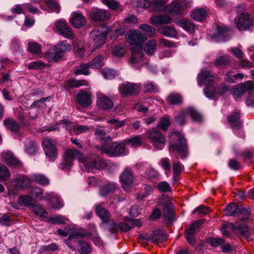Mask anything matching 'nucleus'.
<instances>
[{
  "label": "nucleus",
  "instance_id": "obj_9",
  "mask_svg": "<svg viewBox=\"0 0 254 254\" xmlns=\"http://www.w3.org/2000/svg\"><path fill=\"white\" fill-rule=\"evenodd\" d=\"M119 90L124 97L136 95L140 90V84L128 82L122 83L119 87Z\"/></svg>",
  "mask_w": 254,
  "mask_h": 254
},
{
  "label": "nucleus",
  "instance_id": "obj_34",
  "mask_svg": "<svg viewBox=\"0 0 254 254\" xmlns=\"http://www.w3.org/2000/svg\"><path fill=\"white\" fill-rule=\"evenodd\" d=\"M186 111L188 116H190L194 122H201L202 119L201 115L194 108L191 107H189L186 109Z\"/></svg>",
  "mask_w": 254,
  "mask_h": 254
},
{
  "label": "nucleus",
  "instance_id": "obj_40",
  "mask_svg": "<svg viewBox=\"0 0 254 254\" xmlns=\"http://www.w3.org/2000/svg\"><path fill=\"white\" fill-rule=\"evenodd\" d=\"M167 101L170 105L179 104L182 102L183 98L180 94L173 93L168 96Z\"/></svg>",
  "mask_w": 254,
  "mask_h": 254
},
{
  "label": "nucleus",
  "instance_id": "obj_48",
  "mask_svg": "<svg viewBox=\"0 0 254 254\" xmlns=\"http://www.w3.org/2000/svg\"><path fill=\"white\" fill-rule=\"evenodd\" d=\"M115 188L113 184H108L102 186L99 189V193L101 196H106L109 194Z\"/></svg>",
  "mask_w": 254,
  "mask_h": 254
},
{
  "label": "nucleus",
  "instance_id": "obj_33",
  "mask_svg": "<svg viewBox=\"0 0 254 254\" xmlns=\"http://www.w3.org/2000/svg\"><path fill=\"white\" fill-rule=\"evenodd\" d=\"M177 24L190 33H192L194 30V25L190 20L183 19L178 21Z\"/></svg>",
  "mask_w": 254,
  "mask_h": 254
},
{
  "label": "nucleus",
  "instance_id": "obj_7",
  "mask_svg": "<svg viewBox=\"0 0 254 254\" xmlns=\"http://www.w3.org/2000/svg\"><path fill=\"white\" fill-rule=\"evenodd\" d=\"M71 46L66 41H60L54 47V53L50 54V61L58 62L62 60L65 53L71 50Z\"/></svg>",
  "mask_w": 254,
  "mask_h": 254
},
{
  "label": "nucleus",
  "instance_id": "obj_50",
  "mask_svg": "<svg viewBox=\"0 0 254 254\" xmlns=\"http://www.w3.org/2000/svg\"><path fill=\"white\" fill-rule=\"evenodd\" d=\"M10 174L7 167L0 165V180L5 181L10 178Z\"/></svg>",
  "mask_w": 254,
  "mask_h": 254
},
{
  "label": "nucleus",
  "instance_id": "obj_64",
  "mask_svg": "<svg viewBox=\"0 0 254 254\" xmlns=\"http://www.w3.org/2000/svg\"><path fill=\"white\" fill-rule=\"evenodd\" d=\"M245 93V91L242 85L239 84L237 85L236 88L234 89L233 91V96L235 98H238L242 96Z\"/></svg>",
  "mask_w": 254,
  "mask_h": 254
},
{
  "label": "nucleus",
  "instance_id": "obj_32",
  "mask_svg": "<svg viewBox=\"0 0 254 254\" xmlns=\"http://www.w3.org/2000/svg\"><path fill=\"white\" fill-rule=\"evenodd\" d=\"M182 9V5L177 0L173 1L167 8V10L173 15L180 13Z\"/></svg>",
  "mask_w": 254,
  "mask_h": 254
},
{
  "label": "nucleus",
  "instance_id": "obj_15",
  "mask_svg": "<svg viewBox=\"0 0 254 254\" xmlns=\"http://www.w3.org/2000/svg\"><path fill=\"white\" fill-rule=\"evenodd\" d=\"M91 94L89 92L80 91L76 95L77 102L81 106L87 107L91 104Z\"/></svg>",
  "mask_w": 254,
  "mask_h": 254
},
{
  "label": "nucleus",
  "instance_id": "obj_57",
  "mask_svg": "<svg viewBox=\"0 0 254 254\" xmlns=\"http://www.w3.org/2000/svg\"><path fill=\"white\" fill-rule=\"evenodd\" d=\"M46 67V64L40 61H34L29 64L28 67L31 69H42Z\"/></svg>",
  "mask_w": 254,
  "mask_h": 254
},
{
  "label": "nucleus",
  "instance_id": "obj_60",
  "mask_svg": "<svg viewBox=\"0 0 254 254\" xmlns=\"http://www.w3.org/2000/svg\"><path fill=\"white\" fill-rule=\"evenodd\" d=\"M50 222L54 224L60 225L65 223V219L62 215H56L49 217V222Z\"/></svg>",
  "mask_w": 254,
  "mask_h": 254
},
{
  "label": "nucleus",
  "instance_id": "obj_38",
  "mask_svg": "<svg viewBox=\"0 0 254 254\" xmlns=\"http://www.w3.org/2000/svg\"><path fill=\"white\" fill-rule=\"evenodd\" d=\"M157 48V43L155 40H151L147 42L144 47L145 52L148 55H152Z\"/></svg>",
  "mask_w": 254,
  "mask_h": 254
},
{
  "label": "nucleus",
  "instance_id": "obj_42",
  "mask_svg": "<svg viewBox=\"0 0 254 254\" xmlns=\"http://www.w3.org/2000/svg\"><path fill=\"white\" fill-rule=\"evenodd\" d=\"M103 59L104 57L99 55L95 57L88 63L91 67L93 68H99L103 65Z\"/></svg>",
  "mask_w": 254,
  "mask_h": 254
},
{
  "label": "nucleus",
  "instance_id": "obj_28",
  "mask_svg": "<svg viewBox=\"0 0 254 254\" xmlns=\"http://www.w3.org/2000/svg\"><path fill=\"white\" fill-rule=\"evenodd\" d=\"M207 11L202 8L194 9L190 15L191 17L196 21H202L206 17Z\"/></svg>",
  "mask_w": 254,
  "mask_h": 254
},
{
  "label": "nucleus",
  "instance_id": "obj_36",
  "mask_svg": "<svg viewBox=\"0 0 254 254\" xmlns=\"http://www.w3.org/2000/svg\"><path fill=\"white\" fill-rule=\"evenodd\" d=\"M90 67L89 63L80 64L78 66L75 67L74 74L76 75L83 74L85 75H89L90 72L89 68Z\"/></svg>",
  "mask_w": 254,
  "mask_h": 254
},
{
  "label": "nucleus",
  "instance_id": "obj_47",
  "mask_svg": "<svg viewBox=\"0 0 254 254\" xmlns=\"http://www.w3.org/2000/svg\"><path fill=\"white\" fill-rule=\"evenodd\" d=\"M142 142V138L139 135H136L135 136L126 139L124 141L125 143H129L131 146L134 147H137L140 146Z\"/></svg>",
  "mask_w": 254,
  "mask_h": 254
},
{
  "label": "nucleus",
  "instance_id": "obj_59",
  "mask_svg": "<svg viewBox=\"0 0 254 254\" xmlns=\"http://www.w3.org/2000/svg\"><path fill=\"white\" fill-rule=\"evenodd\" d=\"M204 94L207 97L214 99L215 97V88L212 86L207 85L204 89Z\"/></svg>",
  "mask_w": 254,
  "mask_h": 254
},
{
  "label": "nucleus",
  "instance_id": "obj_19",
  "mask_svg": "<svg viewBox=\"0 0 254 254\" xmlns=\"http://www.w3.org/2000/svg\"><path fill=\"white\" fill-rule=\"evenodd\" d=\"M172 21V18L167 14L154 15L150 17L151 23L155 26L168 24Z\"/></svg>",
  "mask_w": 254,
  "mask_h": 254
},
{
  "label": "nucleus",
  "instance_id": "obj_58",
  "mask_svg": "<svg viewBox=\"0 0 254 254\" xmlns=\"http://www.w3.org/2000/svg\"><path fill=\"white\" fill-rule=\"evenodd\" d=\"M102 2L110 9L115 10L120 7V3L115 0H102Z\"/></svg>",
  "mask_w": 254,
  "mask_h": 254
},
{
  "label": "nucleus",
  "instance_id": "obj_16",
  "mask_svg": "<svg viewBox=\"0 0 254 254\" xmlns=\"http://www.w3.org/2000/svg\"><path fill=\"white\" fill-rule=\"evenodd\" d=\"M2 160L8 166L16 167L21 166V163L17 160L10 152H4L1 154Z\"/></svg>",
  "mask_w": 254,
  "mask_h": 254
},
{
  "label": "nucleus",
  "instance_id": "obj_1",
  "mask_svg": "<svg viewBox=\"0 0 254 254\" xmlns=\"http://www.w3.org/2000/svg\"><path fill=\"white\" fill-rule=\"evenodd\" d=\"M127 37L128 43L132 45L129 63L132 66L138 68L143 64L144 54L141 45L147 39V37L145 34H142L137 30H130L127 34Z\"/></svg>",
  "mask_w": 254,
  "mask_h": 254
},
{
  "label": "nucleus",
  "instance_id": "obj_11",
  "mask_svg": "<svg viewBox=\"0 0 254 254\" xmlns=\"http://www.w3.org/2000/svg\"><path fill=\"white\" fill-rule=\"evenodd\" d=\"M107 35L106 31H101L98 30L93 31L90 33V36L93 39L94 49L100 48L105 43Z\"/></svg>",
  "mask_w": 254,
  "mask_h": 254
},
{
  "label": "nucleus",
  "instance_id": "obj_26",
  "mask_svg": "<svg viewBox=\"0 0 254 254\" xmlns=\"http://www.w3.org/2000/svg\"><path fill=\"white\" fill-rule=\"evenodd\" d=\"M240 114L238 112H235L228 117V121L233 128L238 129L242 127V124L240 120Z\"/></svg>",
  "mask_w": 254,
  "mask_h": 254
},
{
  "label": "nucleus",
  "instance_id": "obj_27",
  "mask_svg": "<svg viewBox=\"0 0 254 254\" xmlns=\"http://www.w3.org/2000/svg\"><path fill=\"white\" fill-rule=\"evenodd\" d=\"M148 240L154 243H162L166 240V236L162 231L156 230L148 236Z\"/></svg>",
  "mask_w": 254,
  "mask_h": 254
},
{
  "label": "nucleus",
  "instance_id": "obj_31",
  "mask_svg": "<svg viewBox=\"0 0 254 254\" xmlns=\"http://www.w3.org/2000/svg\"><path fill=\"white\" fill-rule=\"evenodd\" d=\"M95 213L103 221H108L110 215L109 212L101 204L97 205Z\"/></svg>",
  "mask_w": 254,
  "mask_h": 254
},
{
  "label": "nucleus",
  "instance_id": "obj_43",
  "mask_svg": "<svg viewBox=\"0 0 254 254\" xmlns=\"http://www.w3.org/2000/svg\"><path fill=\"white\" fill-rule=\"evenodd\" d=\"M139 28L143 32L142 34H145L147 37L148 36L152 37L155 34V29L146 24L140 25Z\"/></svg>",
  "mask_w": 254,
  "mask_h": 254
},
{
  "label": "nucleus",
  "instance_id": "obj_5",
  "mask_svg": "<svg viewBox=\"0 0 254 254\" xmlns=\"http://www.w3.org/2000/svg\"><path fill=\"white\" fill-rule=\"evenodd\" d=\"M146 137L153 146L157 149H162L166 144V138L164 135L155 128L147 130L145 133Z\"/></svg>",
  "mask_w": 254,
  "mask_h": 254
},
{
  "label": "nucleus",
  "instance_id": "obj_13",
  "mask_svg": "<svg viewBox=\"0 0 254 254\" xmlns=\"http://www.w3.org/2000/svg\"><path fill=\"white\" fill-rule=\"evenodd\" d=\"M216 79V76L210 71H202L197 76V82L200 85H209L213 84Z\"/></svg>",
  "mask_w": 254,
  "mask_h": 254
},
{
  "label": "nucleus",
  "instance_id": "obj_4",
  "mask_svg": "<svg viewBox=\"0 0 254 254\" xmlns=\"http://www.w3.org/2000/svg\"><path fill=\"white\" fill-rule=\"evenodd\" d=\"M173 139L177 140L174 143H170L169 146L170 152H176L182 159H185L189 154V148L187 140L179 132L176 131L172 133Z\"/></svg>",
  "mask_w": 254,
  "mask_h": 254
},
{
  "label": "nucleus",
  "instance_id": "obj_17",
  "mask_svg": "<svg viewBox=\"0 0 254 254\" xmlns=\"http://www.w3.org/2000/svg\"><path fill=\"white\" fill-rule=\"evenodd\" d=\"M163 216L165 222L169 224L175 219L174 207L171 203H167L164 205L163 209Z\"/></svg>",
  "mask_w": 254,
  "mask_h": 254
},
{
  "label": "nucleus",
  "instance_id": "obj_2",
  "mask_svg": "<svg viewBox=\"0 0 254 254\" xmlns=\"http://www.w3.org/2000/svg\"><path fill=\"white\" fill-rule=\"evenodd\" d=\"M64 154L72 161L77 158L82 162L84 166L88 169H101L106 167V163L102 159L95 154H91L83 158L81 152L74 149H67Z\"/></svg>",
  "mask_w": 254,
  "mask_h": 254
},
{
  "label": "nucleus",
  "instance_id": "obj_8",
  "mask_svg": "<svg viewBox=\"0 0 254 254\" xmlns=\"http://www.w3.org/2000/svg\"><path fill=\"white\" fill-rule=\"evenodd\" d=\"M55 25L57 31L60 35L69 40H74L75 38L72 28L65 20H57L55 23Z\"/></svg>",
  "mask_w": 254,
  "mask_h": 254
},
{
  "label": "nucleus",
  "instance_id": "obj_37",
  "mask_svg": "<svg viewBox=\"0 0 254 254\" xmlns=\"http://www.w3.org/2000/svg\"><path fill=\"white\" fill-rule=\"evenodd\" d=\"M230 63V60L228 56L219 57L214 61L215 65L222 68L226 67Z\"/></svg>",
  "mask_w": 254,
  "mask_h": 254
},
{
  "label": "nucleus",
  "instance_id": "obj_41",
  "mask_svg": "<svg viewBox=\"0 0 254 254\" xmlns=\"http://www.w3.org/2000/svg\"><path fill=\"white\" fill-rule=\"evenodd\" d=\"M240 210L238 205L233 203L229 204L225 209V214L228 216H236Z\"/></svg>",
  "mask_w": 254,
  "mask_h": 254
},
{
  "label": "nucleus",
  "instance_id": "obj_49",
  "mask_svg": "<svg viewBox=\"0 0 254 254\" xmlns=\"http://www.w3.org/2000/svg\"><path fill=\"white\" fill-rule=\"evenodd\" d=\"M151 5L153 7L155 10L162 11L166 10L165 2L161 0H155L151 2Z\"/></svg>",
  "mask_w": 254,
  "mask_h": 254
},
{
  "label": "nucleus",
  "instance_id": "obj_55",
  "mask_svg": "<svg viewBox=\"0 0 254 254\" xmlns=\"http://www.w3.org/2000/svg\"><path fill=\"white\" fill-rule=\"evenodd\" d=\"M159 190L162 192H171L172 190L170 185L165 181L160 182L157 186Z\"/></svg>",
  "mask_w": 254,
  "mask_h": 254
},
{
  "label": "nucleus",
  "instance_id": "obj_63",
  "mask_svg": "<svg viewBox=\"0 0 254 254\" xmlns=\"http://www.w3.org/2000/svg\"><path fill=\"white\" fill-rule=\"evenodd\" d=\"M144 90L145 92H156L158 89L153 83L148 81L144 84Z\"/></svg>",
  "mask_w": 254,
  "mask_h": 254
},
{
  "label": "nucleus",
  "instance_id": "obj_29",
  "mask_svg": "<svg viewBox=\"0 0 254 254\" xmlns=\"http://www.w3.org/2000/svg\"><path fill=\"white\" fill-rule=\"evenodd\" d=\"M5 127L14 132H17L19 130V125L13 118H8L3 121Z\"/></svg>",
  "mask_w": 254,
  "mask_h": 254
},
{
  "label": "nucleus",
  "instance_id": "obj_20",
  "mask_svg": "<svg viewBox=\"0 0 254 254\" xmlns=\"http://www.w3.org/2000/svg\"><path fill=\"white\" fill-rule=\"evenodd\" d=\"M233 230L236 232L239 233L248 240L250 237V233L247 225L243 222H237L235 224H231Z\"/></svg>",
  "mask_w": 254,
  "mask_h": 254
},
{
  "label": "nucleus",
  "instance_id": "obj_3",
  "mask_svg": "<svg viewBox=\"0 0 254 254\" xmlns=\"http://www.w3.org/2000/svg\"><path fill=\"white\" fill-rule=\"evenodd\" d=\"M125 149L124 142H113L110 136L101 140V150L110 156H118L124 154Z\"/></svg>",
  "mask_w": 254,
  "mask_h": 254
},
{
  "label": "nucleus",
  "instance_id": "obj_45",
  "mask_svg": "<svg viewBox=\"0 0 254 254\" xmlns=\"http://www.w3.org/2000/svg\"><path fill=\"white\" fill-rule=\"evenodd\" d=\"M203 223V220L195 221L186 229L185 231V235H195L196 229L200 227Z\"/></svg>",
  "mask_w": 254,
  "mask_h": 254
},
{
  "label": "nucleus",
  "instance_id": "obj_44",
  "mask_svg": "<svg viewBox=\"0 0 254 254\" xmlns=\"http://www.w3.org/2000/svg\"><path fill=\"white\" fill-rule=\"evenodd\" d=\"M30 209L39 216L41 217H45L46 216L47 212L46 210L39 204L32 205L30 207Z\"/></svg>",
  "mask_w": 254,
  "mask_h": 254
},
{
  "label": "nucleus",
  "instance_id": "obj_39",
  "mask_svg": "<svg viewBox=\"0 0 254 254\" xmlns=\"http://www.w3.org/2000/svg\"><path fill=\"white\" fill-rule=\"evenodd\" d=\"M158 31L160 34L167 37H173L177 34L176 30L170 26L162 27L159 28Z\"/></svg>",
  "mask_w": 254,
  "mask_h": 254
},
{
  "label": "nucleus",
  "instance_id": "obj_25",
  "mask_svg": "<svg viewBox=\"0 0 254 254\" xmlns=\"http://www.w3.org/2000/svg\"><path fill=\"white\" fill-rule=\"evenodd\" d=\"M30 184V179L25 176H21L13 181V184L17 190L24 189Z\"/></svg>",
  "mask_w": 254,
  "mask_h": 254
},
{
  "label": "nucleus",
  "instance_id": "obj_10",
  "mask_svg": "<svg viewBox=\"0 0 254 254\" xmlns=\"http://www.w3.org/2000/svg\"><path fill=\"white\" fill-rule=\"evenodd\" d=\"M237 28L240 31L250 29L253 25V20L248 13L240 14L237 19H235Z\"/></svg>",
  "mask_w": 254,
  "mask_h": 254
},
{
  "label": "nucleus",
  "instance_id": "obj_22",
  "mask_svg": "<svg viewBox=\"0 0 254 254\" xmlns=\"http://www.w3.org/2000/svg\"><path fill=\"white\" fill-rule=\"evenodd\" d=\"M70 22L74 27L79 28L85 24L86 19L81 14L75 12L73 13Z\"/></svg>",
  "mask_w": 254,
  "mask_h": 254
},
{
  "label": "nucleus",
  "instance_id": "obj_62",
  "mask_svg": "<svg viewBox=\"0 0 254 254\" xmlns=\"http://www.w3.org/2000/svg\"><path fill=\"white\" fill-rule=\"evenodd\" d=\"M49 9H51L53 12L59 13L60 11L61 6L57 1L49 0ZM49 12H50L49 10Z\"/></svg>",
  "mask_w": 254,
  "mask_h": 254
},
{
  "label": "nucleus",
  "instance_id": "obj_54",
  "mask_svg": "<svg viewBox=\"0 0 254 254\" xmlns=\"http://www.w3.org/2000/svg\"><path fill=\"white\" fill-rule=\"evenodd\" d=\"M170 124L171 122L169 118L165 116L160 119L158 127L162 130H166Z\"/></svg>",
  "mask_w": 254,
  "mask_h": 254
},
{
  "label": "nucleus",
  "instance_id": "obj_18",
  "mask_svg": "<svg viewBox=\"0 0 254 254\" xmlns=\"http://www.w3.org/2000/svg\"><path fill=\"white\" fill-rule=\"evenodd\" d=\"M90 17L95 21H105L110 18V13L104 9L96 10L90 12Z\"/></svg>",
  "mask_w": 254,
  "mask_h": 254
},
{
  "label": "nucleus",
  "instance_id": "obj_46",
  "mask_svg": "<svg viewBox=\"0 0 254 254\" xmlns=\"http://www.w3.org/2000/svg\"><path fill=\"white\" fill-rule=\"evenodd\" d=\"M28 51L34 54H39L41 53V46L35 42H29L28 43Z\"/></svg>",
  "mask_w": 254,
  "mask_h": 254
},
{
  "label": "nucleus",
  "instance_id": "obj_12",
  "mask_svg": "<svg viewBox=\"0 0 254 254\" xmlns=\"http://www.w3.org/2000/svg\"><path fill=\"white\" fill-rule=\"evenodd\" d=\"M135 178L130 169L126 168L120 175V181L124 189L131 186L134 182Z\"/></svg>",
  "mask_w": 254,
  "mask_h": 254
},
{
  "label": "nucleus",
  "instance_id": "obj_21",
  "mask_svg": "<svg viewBox=\"0 0 254 254\" xmlns=\"http://www.w3.org/2000/svg\"><path fill=\"white\" fill-rule=\"evenodd\" d=\"M142 223L139 219H129L125 220L121 223V231L126 232L130 230L134 227L140 226Z\"/></svg>",
  "mask_w": 254,
  "mask_h": 254
},
{
  "label": "nucleus",
  "instance_id": "obj_30",
  "mask_svg": "<svg viewBox=\"0 0 254 254\" xmlns=\"http://www.w3.org/2000/svg\"><path fill=\"white\" fill-rule=\"evenodd\" d=\"M58 156V150L54 141L49 139V161H54Z\"/></svg>",
  "mask_w": 254,
  "mask_h": 254
},
{
  "label": "nucleus",
  "instance_id": "obj_61",
  "mask_svg": "<svg viewBox=\"0 0 254 254\" xmlns=\"http://www.w3.org/2000/svg\"><path fill=\"white\" fill-rule=\"evenodd\" d=\"M63 157V160L61 164V168L62 170L66 169L72 166L73 161L71 159L67 157L64 154Z\"/></svg>",
  "mask_w": 254,
  "mask_h": 254
},
{
  "label": "nucleus",
  "instance_id": "obj_35",
  "mask_svg": "<svg viewBox=\"0 0 254 254\" xmlns=\"http://www.w3.org/2000/svg\"><path fill=\"white\" fill-rule=\"evenodd\" d=\"M88 82L85 80H76L71 79L65 82L66 87L77 88L81 86L87 85Z\"/></svg>",
  "mask_w": 254,
  "mask_h": 254
},
{
  "label": "nucleus",
  "instance_id": "obj_14",
  "mask_svg": "<svg viewBox=\"0 0 254 254\" xmlns=\"http://www.w3.org/2000/svg\"><path fill=\"white\" fill-rule=\"evenodd\" d=\"M217 34L211 36V39L212 41L219 42L226 41L229 39V33L230 29L226 26H217Z\"/></svg>",
  "mask_w": 254,
  "mask_h": 254
},
{
  "label": "nucleus",
  "instance_id": "obj_51",
  "mask_svg": "<svg viewBox=\"0 0 254 254\" xmlns=\"http://www.w3.org/2000/svg\"><path fill=\"white\" fill-rule=\"evenodd\" d=\"M187 117H188V114L186 110H183L175 117V120L179 125L183 126L186 123V118Z\"/></svg>",
  "mask_w": 254,
  "mask_h": 254
},
{
  "label": "nucleus",
  "instance_id": "obj_56",
  "mask_svg": "<svg viewBox=\"0 0 254 254\" xmlns=\"http://www.w3.org/2000/svg\"><path fill=\"white\" fill-rule=\"evenodd\" d=\"M32 202V198L29 195H20L18 197V202L19 203L24 204L26 206H29L30 207L32 205L31 204Z\"/></svg>",
  "mask_w": 254,
  "mask_h": 254
},
{
  "label": "nucleus",
  "instance_id": "obj_23",
  "mask_svg": "<svg viewBox=\"0 0 254 254\" xmlns=\"http://www.w3.org/2000/svg\"><path fill=\"white\" fill-rule=\"evenodd\" d=\"M63 206V202L58 194L54 192L49 194V207L59 209Z\"/></svg>",
  "mask_w": 254,
  "mask_h": 254
},
{
  "label": "nucleus",
  "instance_id": "obj_6",
  "mask_svg": "<svg viewBox=\"0 0 254 254\" xmlns=\"http://www.w3.org/2000/svg\"><path fill=\"white\" fill-rule=\"evenodd\" d=\"M80 236V233L76 231L70 235L68 239L65 240V242L72 250H75V244L74 243L78 244L80 246L79 251L80 254H89L91 252L90 245L84 241H77L78 237Z\"/></svg>",
  "mask_w": 254,
  "mask_h": 254
},
{
  "label": "nucleus",
  "instance_id": "obj_24",
  "mask_svg": "<svg viewBox=\"0 0 254 254\" xmlns=\"http://www.w3.org/2000/svg\"><path fill=\"white\" fill-rule=\"evenodd\" d=\"M97 105L103 109L107 110L112 108L114 104L109 98L104 95H101L98 98Z\"/></svg>",
  "mask_w": 254,
  "mask_h": 254
},
{
  "label": "nucleus",
  "instance_id": "obj_52",
  "mask_svg": "<svg viewBox=\"0 0 254 254\" xmlns=\"http://www.w3.org/2000/svg\"><path fill=\"white\" fill-rule=\"evenodd\" d=\"M43 190L39 187H34L30 191V194L37 200H41L43 198Z\"/></svg>",
  "mask_w": 254,
  "mask_h": 254
},
{
  "label": "nucleus",
  "instance_id": "obj_53",
  "mask_svg": "<svg viewBox=\"0 0 254 254\" xmlns=\"http://www.w3.org/2000/svg\"><path fill=\"white\" fill-rule=\"evenodd\" d=\"M145 176L147 179L153 182L157 179L159 174L153 169H148L146 171Z\"/></svg>",
  "mask_w": 254,
  "mask_h": 254
}]
</instances>
